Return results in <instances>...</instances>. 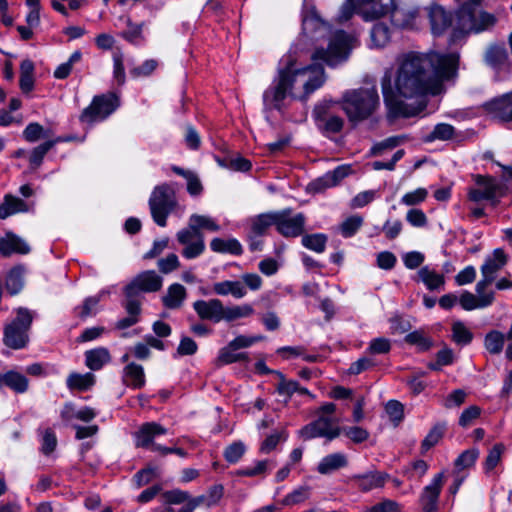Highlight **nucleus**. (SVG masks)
I'll return each instance as SVG.
<instances>
[{"label":"nucleus","mask_w":512,"mask_h":512,"mask_svg":"<svg viewBox=\"0 0 512 512\" xmlns=\"http://www.w3.org/2000/svg\"><path fill=\"white\" fill-rule=\"evenodd\" d=\"M459 54L408 52L398 59L394 89L391 74L381 80L383 98L394 117H412L426 107L428 95L443 91V81L457 75Z\"/></svg>","instance_id":"obj_1"},{"label":"nucleus","mask_w":512,"mask_h":512,"mask_svg":"<svg viewBox=\"0 0 512 512\" xmlns=\"http://www.w3.org/2000/svg\"><path fill=\"white\" fill-rule=\"evenodd\" d=\"M324 82V69L321 65L299 68L291 56H288L285 66L279 68L278 76L263 93L264 110H281L283 101L288 95H292L297 84L303 87L304 96L308 97Z\"/></svg>","instance_id":"obj_2"},{"label":"nucleus","mask_w":512,"mask_h":512,"mask_svg":"<svg viewBox=\"0 0 512 512\" xmlns=\"http://www.w3.org/2000/svg\"><path fill=\"white\" fill-rule=\"evenodd\" d=\"M380 106L376 86L347 90L342 96V109L353 124L370 118Z\"/></svg>","instance_id":"obj_3"},{"label":"nucleus","mask_w":512,"mask_h":512,"mask_svg":"<svg viewBox=\"0 0 512 512\" xmlns=\"http://www.w3.org/2000/svg\"><path fill=\"white\" fill-rule=\"evenodd\" d=\"M497 22L496 17L486 11L477 12L474 7L462 5L456 12V25L452 38L456 40L468 33H481L492 28Z\"/></svg>","instance_id":"obj_4"},{"label":"nucleus","mask_w":512,"mask_h":512,"mask_svg":"<svg viewBox=\"0 0 512 512\" xmlns=\"http://www.w3.org/2000/svg\"><path fill=\"white\" fill-rule=\"evenodd\" d=\"M355 38L342 30L336 31L329 39L328 48H317L312 54L314 61L321 60L328 66L334 67L349 57L354 47Z\"/></svg>","instance_id":"obj_5"},{"label":"nucleus","mask_w":512,"mask_h":512,"mask_svg":"<svg viewBox=\"0 0 512 512\" xmlns=\"http://www.w3.org/2000/svg\"><path fill=\"white\" fill-rule=\"evenodd\" d=\"M177 204L175 190L170 184L156 186L148 201L153 221L158 226L165 227L168 216L175 210Z\"/></svg>","instance_id":"obj_6"},{"label":"nucleus","mask_w":512,"mask_h":512,"mask_svg":"<svg viewBox=\"0 0 512 512\" xmlns=\"http://www.w3.org/2000/svg\"><path fill=\"white\" fill-rule=\"evenodd\" d=\"M32 315L29 310L19 308L16 318L4 327L3 343L11 349H22L29 342Z\"/></svg>","instance_id":"obj_7"},{"label":"nucleus","mask_w":512,"mask_h":512,"mask_svg":"<svg viewBox=\"0 0 512 512\" xmlns=\"http://www.w3.org/2000/svg\"><path fill=\"white\" fill-rule=\"evenodd\" d=\"M473 180L474 185L468 188V199L476 203L485 200L493 207L497 206L505 193L502 184L494 177L480 174L474 175Z\"/></svg>","instance_id":"obj_8"},{"label":"nucleus","mask_w":512,"mask_h":512,"mask_svg":"<svg viewBox=\"0 0 512 512\" xmlns=\"http://www.w3.org/2000/svg\"><path fill=\"white\" fill-rule=\"evenodd\" d=\"M119 106V99L113 93L95 96L91 104L86 107L79 119L82 123L93 124L105 120Z\"/></svg>","instance_id":"obj_9"},{"label":"nucleus","mask_w":512,"mask_h":512,"mask_svg":"<svg viewBox=\"0 0 512 512\" xmlns=\"http://www.w3.org/2000/svg\"><path fill=\"white\" fill-rule=\"evenodd\" d=\"M342 428L332 416L318 415L317 419L305 425L300 430V436L305 440L323 437L332 441L340 436Z\"/></svg>","instance_id":"obj_10"},{"label":"nucleus","mask_w":512,"mask_h":512,"mask_svg":"<svg viewBox=\"0 0 512 512\" xmlns=\"http://www.w3.org/2000/svg\"><path fill=\"white\" fill-rule=\"evenodd\" d=\"M162 287V278L154 271L147 270L138 274L124 288L126 298L133 300H141L139 295L141 292H155Z\"/></svg>","instance_id":"obj_11"},{"label":"nucleus","mask_w":512,"mask_h":512,"mask_svg":"<svg viewBox=\"0 0 512 512\" xmlns=\"http://www.w3.org/2000/svg\"><path fill=\"white\" fill-rule=\"evenodd\" d=\"M306 217L303 213L293 214L292 209L277 211L276 230L286 238H295L303 234Z\"/></svg>","instance_id":"obj_12"},{"label":"nucleus","mask_w":512,"mask_h":512,"mask_svg":"<svg viewBox=\"0 0 512 512\" xmlns=\"http://www.w3.org/2000/svg\"><path fill=\"white\" fill-rule=\"evenodd\" d=\"M507 256L502 249H495L481 266L482 279L476 284V292L484 291L496 278L497 273L506 265Z\"/></svg>","instance_id":"obj_13"},{"label":"nucleus","mask_w":512,"mask_h":512,"mask_svg":"<svg viewBox=\"0 0 512 512\" xmlns=\"http://www.w3.org/2000/svg\"><path fill=\"white\" fill-rule=\"evenodd\" d=\"M333 104L324 102L315 106L313 116L320 130L325 133H338L342 130L343 119L331 112Z\"/></svg>","instance_id":"obj_14"},{"label":"nucleus","mask_w":512,"mask_h":512,"mask_svg":"<svg viewBox=\"0 0 512 512\" xmlns=\"http://www.w3.org/2000/svg\"><path fill=\"white\" fill-rule=\"evenodd\" d=\"M167 428L157 422L143 423L134 433L135 446L138 448L149 449L152 452H158L155 446H162L155 442L158 436L165 435Z\"/></svg>","instance_id":"obj_15"},{"label":"nucleus","mask_w":512,"mask_h":512,"mask_svg":"<svg viewBox=\"0 0 512 512\" xmlns=\"http://www.w3.org/2000/svg\"><path fill=\"white\" fill-rule=\"evenodd\" d=\"M393 7V0H358L357 13L365 21H373L389 14Z\"/></svg>","instance_id":"obj_16"},{"label":"nucleus","mask_w":512,"mask_h":512,"mask_svg":"<svg viewBox=\"0 0 512 512\" xmlns=\"http://www.w3.org/2000/svg\"><path fill=\"white\" fill-rule=\"evenodd\" d=\"M444 484V473L434 476L431 483L425 486L420 495L423 512H436L438 499Z\"/></svg>","instance_id":"obj_17"},{"label":"nucleus","mask_w":512,"mask_h":512,"mask_svg":"<svg viewBox=\"0 0 512 512\" xmlns=\"http://www.w3.org/2000/svg\"><path fill=\"white\" fill-rule=\"evenodd\" d=\"M193 309L201 320H208L214 323L223 321L224 305L217 298L197 300L193 303Z\"/></svg>","instance_id":"obj_18"},{"label":"nucleus","mask_w":512,"mask_h":512,"mask_svg":"<svg viewBox=\"0 0 512 512\" xmlns=\"http://www.w3.org/2000/svg\"><path fill=\"white\" fill-rule=\"evenodd\" d=\"M349 168L338 166L332 171H328L323 176L315 179L309 184V190L313 193H320L324 190L338 185L347 175Z\"/></svg>","instance_id":"obj_19"},{"label":"nucleus","mask_w":512,"mask_h":512,"mask_svg":"<svg viewBox=\"0 0 512 512\" xmlns=\"http://www.w3.org/2000/svg\"><path fill=\"white\" fill-rule=\"evenodd\" d=\"M485 108L500 121L512 122V92L487 102Z\"/></svg>","instance_id":"obj_20"},{"label":"nucleus","mask_w":512,"mask_h":512,"mask_svg":"<svg viewBox=\"0 0 512 512\" xmlns=\"http://www.w3.org/2000/svg\"><path fill=\"white\" fill-rule=\"evenodd\" d=\"M428 17L431 31L435 36L442 35L453 21L452 14L439 5H432L428 8Z\"/></svg>","instance_id":"obj_21"},{"label":"nucleus","mask_w":512,"mask_h":512,"mask_svg":"<svg viewBox=\"0 0 512 512\" xmlns=\"http://www.w3.org/2000/svg\"><path fill=\"white\" fill-rule=\"evenodd\" d=\"M386 479V474L379 471H370L364 474L352 475L349 480L361 491L368 492L383 487Z\"/></svg>","instance_id":"obj_22"},{"label":"nucleus","mask_w":512,"mask_h":512,"mask_svg":"<svg viewBox=\"0 0 512 512\" xmlns=\"http://www.w3.org/2000/svg\"><path fill=\"white\" fill-rule=\"evenodd\" d=\"M29 252V245L16 234L7 232L4 237H0V254L3 257H9L14 253L28 254Z\"/></svg>","instance_id":"obj_23"},{"label":"nucleus","mask_w":512,"mask_h":512,"mask_svg":"<svg viewBox=\"0 0 512 512\" xmlns=\"http://www.w3.org/2000/svg\"><path fill=\"white\" fill-rule=\"evenodd\" d=\"M477 296L471 292L465 291L461 294L459 302L464 310L470 311L477 308L490 306L494 301V293L484 291L476 292Z\"/></svg>","instance_id":"obj_24"},{"label":"nucleus","mask_w":512,"mask_h":512,"mask_svg":"<svg viewBox=\"0 0 512 512\" xmlns=\"http://www.w3.org/2000/svg\"><path fill=\"white\" fill-rule=\"evenodd\" d=\"M141 304V300H133L125 297L123 307L125 308L128 315L119 319L115 323V328L118 330H124L137 324L140 321V315L142 311Z\"/></svg>","instance_id":"obj_25"},{"label":"nucleus","mask_w":512,"mask_h":512,"mask_svg":"<svg viewBox=\"0 0 512 512\" xmlns=\"http://www.w3.org/2000/svg\"><path fill=\"white\" fill-rule=\"evenodd\" d=\"M347 466V455L342 452H336L323 457L317 465V471L322 475H328Z\"/></svg>","instance_id":"obj_26"},{"label":"nucleus","mask_w":512,"mask_h":512,"mask_svg":"<svg viewBox=\"0 0 512 512\" xmlns=\"http://www.w3.org/2000/svg\"><path fill=\"white\" fill-rule=\"evenodd\" d=\"M122 381L128 387L140 389L145 385V373L142 365L135 362L127 364L122 373Z\"/></svg>","instance_id":"obj_27"},{"label":"nucleus","mask_w":512,"mask_h":512,"mask_svg":"<svg viewBox=\"0 0 512 512\" xmlns=\"http://www.w3.org/2000/svg\"><path fill=\"white\" fill-rule=\"evenodd\" d=\"M28 379L16 371L0 373V388L6 386L16 393H24L28 390Z\"/></svg>","instance_id":"obj_28"},{"label":"nucleus","mask_w":512,"mask_h":512,"mask_svg":"<svg viewBox=\"0 0 512 512\" xmlns=\"http://www.w3.org/2000/svg\"><path fill=\"white\" fill-rule=\"evenodd\" d=\"M418 279L426 286L428 290L437 291L443 288L445 277L437 273L429 266H423L417 272Z\"/></svg>","instance_id":"obj_29"},{"label":"nucleus","mask_w":512,"mask_h":512,"mask_svg":"<svg viewBox=\"0 0 512 512\" xmlns=\"http://www.w3.org/2000/svg\"><path fill=\"white\" fill-rule=\"evenodd\" d=\"M277 211H271L254 216L250 219L251 233L262 236L271 227H276Z\"/></svg>","instance_id":"obj_30"},{"label":"nucleus","mask_w":512,"mask_h":512,"mask_svg":"<svg viewBox=\"0 0 512 512\" xmlns=\"http://www.w3.org/2000/svg\"><path fill=\"white\" fill-rule=\"evenodd\" d=\"M110 360V352L105 347H98L85 352V364L93 371L100 370Z\"/></svg>","instance_id":"obj_31"},{"label":"nucleus","mask_w":512,"mask_h":512,"mask_svg":"<svg viewBox=\"0 0 512 512\" xmlns=\"http://www.w3.org/2000/svg\"><path fill=\"white\" fill-rule=\"evenodd\" d=\"M27 211L28 205L22 199L11 194H7L4 196L3 202L0 204V219H6L16 213Z\"/></svg>","instance_id":"obj_32"},{"label":"nucleus","mask_w":512,"mask_h":512,"mask_svg":"<svg viewBox=\"0 0 512 512\" xmlns=\"http://www.w3.org/2000/svg\"><path fill=\"white\" fill-rule=\"evenodd\" d=\"M235 347H231L229 342L225 347L219 350L216 365L218 367L228 365L236 362H247L249 361L248 354L246 352H236Z\"/></svg>","instance_id":"obj_33"},{"label":"nucleus","mask_w":512,"mask_h":512,"mask_svg":"<svg viewBox=\"0 0 512 512\" xmlns=\"http://www.w3.org/2000/svg\"><path fill=\"white\" fill-rule=\"evenodd\" d=\"M213 290L217 295L226 296L230 294L237 299L243 298L247 293L242 282L229 280L215 283Z\"/></svg>","instance_id":"obj_34"},{"label":"nucleus","mask_w":512,"mask_h":512,"mask_svg":"<svg viewBox=\"0 0 512 512\" xmlns=\"http://www.w3.org/2000/svg\"><path fill=\"white\" fill-rule=\"evenodd\" d=\"M210 248L216 253L241 255L243 252L242 245L235 238L222 239L214 238L210 242Z\"/></svg>","instance_id":"obj_35"},{"label":"nucleus","mask_w":512,"mask_h":512,"mask_svg":"<svg viewBox=\"0 0 512 512\" xmlns=\"http://www.w3.org/2000/svg\"><path fill=\"white\" fill-rule=\"evenodd\" d=\"M186 297V289L183 285L174 283L169 286L167 294L163 296V305L169 309L181 307Z\"/></svg>","instance_id":"obj_36"},{"label":"nucleus","mask_w":512,"mask_h":512,"mask_svg":"<svg viewBox=\"0 0 512 512\" xmlns=\"http://www.w3.org/2000/svg\"><path fill=\"white\" fill-rule=\"evenodd\" d=\"M66 384L70 390L87 391L95 384V376L90 372H73L67 377Z\"/></svg>","instance_id":"obj_37"},{"label":"nucleus","mask_w":512,"mask_h":512,"mask_svg":"<svg viewBox=\"0 0 512 512\" xmlns=\"http://www.w3.org/2000/svg\"><path fill=\"white\" fill-rule=\"evenodd\" d=\"M507 57L504 44H491L486 50L484 59L487 65L496 68L504 64Z\"/></svg>","instance_id":"obj_38"},{"label":"nucleus","mask_w":512,"mask_h":512,"mask_svg":"<svg viewBox=\"0 0 512 512\" xmlns=\"http://www.w3.org/2000/svg\"><path fill=\"white\" fill-rule=\"evenodd\" d=\"M390 40V31L388 26L383 23L375 24L370 33V47L383 48Z\"/></svg>","instance_id":"obj_39"},{"label":"nucleus","mask_w":512,"mask_h":512,"mask_svg":"<svg viewBox=\"0 0 512 512\" xmlns=\"http://www.w3.org/2000/svg\"><path fill=\"white\" fill-rule=\"evenodd\" d=\"M288 439V432L285 428L273 431L260 445V452L268 454L272 452L279 443H284Z\"/></svg>","instance_id":"obj_40"},{"label":"nucleus","mask_w":512,"mask_h":512,"mask_svg":"<svg viewBox=\"0 0 512 512\" xmlns=\"http://www.w3.org/2000/svg\"><path fill=\"white\" fill-rule=\"evenodd\" d=\"M5 286L10 295L18 294L23 286V270L21 267H14L6 277Z\"/></svg>","instance_id":"obj_41"},{"label":"nucleus","mask_w":512,"mask_h":512,"mask_svg":"<svg viewBox=\"0 0 512 512\" xmlns=\"http://www.w3.org/2000/svg\"><path fill=\"white\" fill-rule=\"evenodd\" d=\"M302 245L316 253H323L326 248L327 236L322 233L308 234L302 237Z\"/></svg>","instance_id":"obj_42"},{"label":"nucleus","mask_w":512,"mask_h":512,"mask_svg":"<svg viewBox=\"0 0 512 512\" xmlns=\"http://www.w3.org/2000/svg\"><path fill=\"white\" fill-rule=\"evenodd\" d=\"M363 223L364 219L362 216L352 215L339 225V231L344 238H350L358 232Z\"/></svg>","instance_id":"obj_43"},{"label":"nucleus","mask_w":512,"mask_h":512,"mask_svg":"<svg viewBox=\"0 0 512 512\" xmlns=\"http://www.w3.org/2000/svg\"><path fill=\"white\" fill-rule=\"evenodd\" d=\"M254 309L249 304H243L238 306L224 307L223 320L231 322L239 318H244L252 315Z\"/></svg>","instance_id":"obj_44"},{"label":"nucleus","mask_w":512,"mask_h":512,"mask_svg":"<svg viewBox=\"0 0 512 512\" xmlns=\"http://www.w3.org/2000/svg\"><path fill=\"white\" fill-rule=\"evenodd\" d=\"M505 447L502 443L495 444L488 452L484 463V471L486 474L494 472L495 467L500 463Z\"/></svg>","instance_id":"obj_45"},{"label":"nucleus","mask_w":512,"mask_h":512,"mask_svg":"<svg viewBox=\"0 0 512 512\" xmlns=\"http://www.w3.org/2000/svg\"><path fill=\"white\" fill-rule=\"evenodd\" d=\"M473 339L472 332L461 321L452 325V340L458 345H468Z\"/></svg>","instance_id":"obj_46"},{"label":"nucleus","mask_w":512,"mask_h":512,"mask_svg":"<svg viewBox=\"0 0 512 512\" xmlns=\"http://www.w3.org/2000/svg\"><path fill=\"white\" fill-rule=\"evenodd\" d=\"M505 335L499 331L493 330L485 336V348L491 354H499L504 346Z\"/></svg>","instance_id":"obj_47"},{"label":"nucleus","mask_w":512,"mask_h":512,"mask_svg":"<svg viewBox=\"0 0 512 512\" xmlns=\"http://www.w3.org/2000/svg\"><path fill=\"white\" fill-rule=\"evenodd\" d=\"M455 129L452 125L447 123L437 124L431 133L427 136V141L432 142L435 140L447 141L454 137Z\"/></svg>","instance_id":"obj_48"},{"label":"nucleus","mask_w":512,"mask_h":512,"mask_svg":"<svg viewBox=\"0 0 512 512\" xmlns=\"http://www.w3.org/2000/svg\"><path fill=\"white\" fill-rule=\"evenodd\" d=\"M127 30L121 33V37L132 44H138L143 41V27L144 23H133L129 18L126 20Z\"/></svg>","instance_id":"obj_49"},{"label":"nucleus","mask_w":512,"mask_h":512,"mask_svg":"<svg viewBox=\"0 0 512 512\" xmlns=\"http://www.w3.org/2000/svg\"><path fill=\"white\" fill-rule=\"evenodd\" d=\"M191 220V227L200 232L201 229H206L212 232L220 230V226L209 216L193 214L189 218Z\"/></svg>","instance_id":"obj_50"},{"label":"nucleus","mask_w":512,"mask_h":512,"mask_svg":"<svg viewBox=\"0 0 512 512\" xmlns=\"http://www.w3.org/2000/svg\"><path fill=\"white\" fill-rule=\"evenodd\" d=\"M444 430L445 424H437L429 431L421 444L422 453L427 452L440 441L443 437Z\"/></svg>","instance_id":"obj_51"},{"label":"nucleus","mask_w":512,"mask_h":512,"mask_svg":"<svg viewBox=\"0 0 512 512\" xmlns=\"http://www.w3.org/2000/svg\"><path fill=\"white\" fill-rule=\"evenodd\" d=\"M184 247L181 251V254L184 258L191 260L199 257L205 251V243L203 236H198L193 242H189V244H182Z\"/></svg>","instance_id":"obj_52"},{"label":"nucleus","mask_w":512,"mask_h":512,"mask_svg":"<svg viewBox=\"0 0 512 512\" xmlns=\"http://www.w3.org/2000/svg\"><path fill=\"white\" fill-rule=\"evenodd\" d=\"M276 462L272 460H261L257 461L254 466L246 467L242 469L239 474L247 477H254L258 475H264L268 470L274 468Z\"/></svg>","instance_id":"obj_53"},{"label":"nucleus","mask_w":512,"mask_h":512,"mask_svg":"<svg viewBox=\"0 0 512 512\" xmlns=\"http://www.w3.org/2000/svg\"><path fill=\"white\" fill-rule=\"evenodd\" d=\"M82 54L80 51L73 52L69 59L65 62L60 64L54 71V77L56 79H66L73 68V65L81 60Z\"/></svg>","instance_id":"obj_54"},{"label":"nucleus","mask_w":512,"mask_h":512,"mask_svg":"<svg viewBox=\"0 0 512 512\" xmlns=\"http://www.w3.org/2000/svg\"><path fill=\"white\" fill-rule=\"evenodd\" d=\"M55 141H46L37 147H35L29 157L30 165L33 168H38L42 161L44 156L47 154V152L54 146Z\"/></svg>","instance_id":"obj_55"},{"label":"nucleus","mask_w":512,"mask_h":512,"mask_svg":"<svg viewBox=\"0 0 512 512\" xmlns=\"http://www.w3.org/2000/svg\"><path fill=\"white\" fill-rule=\"evenodd\" d=\"M405 341L415 345L421 351H427L432 347V341L422 331H413L405 336Z\"/></svg>","instance_id":"obj_56"},{"label":"nucleus","mask_w":512,"mask_h":512,"mask_svg":"<svg viewBox=\"0 0 512 512\" xmlns=\"http://www.w3.org/2000/svg\"><path fill=\"white\" fill-rule=\"evenodd\" d=\"M113 78L119 86L124 85L126 81L124 57L120 51L113 53Z\"/></svg>","instance_id":"obj_57"},{"label":"nucleus","mask_w":512,"mask_h":512,"mask_svg":"<svg viewBox=\"0 0 512 512\" xmlns=\"http://www.w3.org/2000/svg\"><path fill=\"white\" fill-rule=\"evenodd\" d=\"M246 451V447L243 442L236 441L226 447L224 450V458L229 463H237Z\"/></svg>","instance_id":"obj_58"},{"label":"nucleus","mask_w":512,"mask_h":512,"mask_svg":"<svg viewBox=\"0 0 512 512\" xmlns=\"http://www.w3.org/2000/svg\"><path fill=\"white\" fill-rule=\"evenodd\" d=\"M428 191L425 188H417L414 191L404 194L401 203L406 206H415L426 200Z\"/></svg>","instance_id":"obj_59"},{"label":"nucleus","mask_w":512,"mask_h":512,"mask_svg":"<svg viewBox=\"0 0 512 512\" xmlns=\"http://www.w3.org/2000/svg\"><path fill=\"white\" fill-rule=\"evenodd\" d=\"M280 378V382L277 385V392L279 395L290 398L293 393L298 391L299 383L294 380H286L281 372H276Z\"/></svg>","instance_id":"obj_60"},{"label":"nucleus","mask_w":512,"mask_h":512,"mask_svg":"<svg viewBox=\"0 0 512 512\" xmlns=\"http://www.w3.org/2000/svg\"><path fill=\"white\" fill-rule=\"evenodd\" d=\"M341 433L354 443H362L369 438V432L359 426L343 427Z\"/></svg>","instance_id":"obj_61"},{"label":"nucleus","mask_w":512,"mask_h":512,"mask_svg":"<svg viewBox=\"0 0 512 512\" xmlns=\"http://www.w3.org/2000/svg\"><path fill=\"white\" fill-rule=\"evenodd\" d=\"M479 456L477 449H469L459 455L455 461V466L459 469H466L472 467Z\"/></svg>","instance_id":"obj_62"},{"label":"nucleus","mask_w":512,"mask_h":512,"mask_svg":"<svg viewBox=\"0 0 512 512\" xmlns=\"http://www.w3.org/2000/svg\"><path fill=\"white\" fill-rule=\"evenodd\" d=\"M310 495V489L309 487H299L292 491L291 493L287 494L285 498L283 499L284 505H295L298 503H301L309 498Z\"/></svg>","instance_id":"obj_63"},{"label":"nucleus","mask_w":512,"mask_h":512,"mask_svg":"<svg viewBox=\"0 0 512 512\" xmlns=\"http://www.w3.org/2000/svg\"><path fill=\"white\" fill-rule=\"evenodd\" d=\"M391 349V343L387 338L379 337L371 340L367 352L371 355L387 354Z\"/></svg>","instance_id":"obj_64"}]
</instances>
